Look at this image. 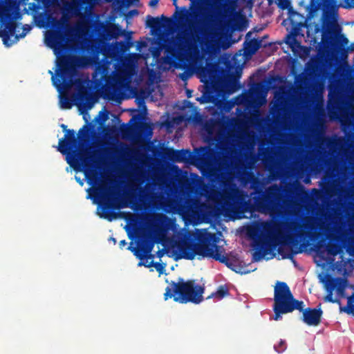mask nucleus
<instances>
[{
	"mask_svg": "<svg viewBox=\"0 0 354 354\" xmlns=\"http://www.w3.org/2000/svg\"><path fill=\"white\" fill-rule=\"evenodd\" d=\"M342 8H354V0H341ZM308 17H313L319 9H322L321 27L316 26V33L322 32V43L327 51L340 57L342 59L348 57L353 50L354 44L348 46V39L342 33V28L338 24V8L336 0H310L308 6Z\"/></svg>",
	"mask_w": 354,
	"mask_h": 354,
	"instance_id": "f257e3e1",
	"label": "nucleus"
},
{
	"mask_svg": "<svg viewBox=\"0 0 354 354\" xmlns=\"http://www.w3.org/2000/svg\"><path fill=\"white\" fill-rule=\"evenodd\" d=\"M304 304L294 298L286 283L277 281L274 290V319L282 318L281 315L292 313L295 310L302 312V321L308 326H318L321 322L323 311L321 308H304Z\"/></svg>",
	"mask_w": 354,
	"mask_h": 354,
	"instance_id": "f03ea898",
	"label": "nucleus"
},
{
	"mask_svg": "<svg viewBox=\"0 0 354 354\" xmlns=\"http://www.w3.org/2000/svg\"><path fill=\"white\" fill-rule=\"evenodd\" d=\"M216 241V236L213 233L208 232L199 233L196 242L185 241L178 245V254L176 259L193 260L198 255V259L210 258L225 263L229 267V259L227 257L221 254L220 247L215 243Z\"/></svg>",
	"mask_w": 354,
	"mask_h": 354,
	"instance_id": "7ed1b4c3",
	"label": "nucleus"
},
{
	"mask_svg": "<svg viewBox=\"0 0 354 354\" xmlns=\"http://www.w3.org/2000/svg\"><path fill=\"white\" fill-rule=\"evenodd\" d=\"M91 136V129L88 125L81 128L76 136L75 131L67 130L64 137L59 140L57 151L63 155H66V160L71 167L75 168L77 165H84L85 168H89L90 158L86 156L81 151L78 150L79 145H84L88 142Z\"/></svg>",
	"mask_w": 354,
	"mask_h": 354,
	"instance_id": "20e7f679",
	"label": "nucleus"
},
{
	"mask_svg": "<svg viewBox=\"0 0 354 354\" xmlns=\"http://www.w3.org/2000/svg\"><path fill=\"white\" fill-rule=\"evenodd\" d=\"M205 288L196 283L195 280L185 281L179 278L177 282L171 281L165 289V300L173 297L174 301L180 304L189 302L198 304L203 300Z\"/></svg>",
	"mask_w": 354,
	"mask_h": 354,
	"instance_id": "39448f33",
	"label": "nucleus"
},
{
	"mask_svg": "<svg viewBox=\"0 0 354 354\" xmlns=\"http://www.w3.org/2000/svg\"><path fill=\"white\" fill-rule=\"evenodd\" d=\"M252 197L257 209L261 212H270L278 206L281 198V189L277 185H272L263 190L262 188H255Z\"/></svg>",
	"mask_w": 354,
	"mask_h": 354,
	"instance_id": "423d86ee",
	"label": "nucleus"
},
{
	"mask_svg": "<svg viewBox=\"0 0 354 354\" xmlns=\"http://www.w3.org/2000/svg\"><path fill=\"white\" fill-rule=\"evenodd\" d=\"M221 197L223 206L227 210L243 213L252 212V205L246 200L247 196L234 184L225 189Z\"/></svg>",
	"mask_w": 354,
	"mask_h": 354,
	"instance_id": "0eeeda50",
	"label": "nucleus"
},
{
	"mask_svg": "<svg viewBox=\"0 0 354 354\" xmlns=\"http://www.w3.org/2000/svg\"><path fill=\"white\" fill-rule=\"evenodd\" d=\"M94 196L100 198L102 200L100 203L102 213L100 214L101 218H104L109 221H112L118 218V213L111 210L118 209L120 206L116 205L115 194L110 187L102 186L100 188L95 189L94 190Z\"/></svg>",
	"mask_w": 354,
	"mask_h": 354,
	"instance_id": "6e6552de",
	"label": "nucleus"
},
{
	"mask_svg": "<svg viewBox=\"0 0 354 354\" xmlns=\"http://www.w3.org/2000/svg\"><path fill=\"white\" fill-rule=\"evenodd\" d=\"M0 22L1 28L0 29V37L2 38L4 44H7L10 36L13 35L16 30V23L14 21L12 14L7 10L0 12Z\"/></svg>",
	"mask_w": 354,
	"mask_h": 354,
	"instance_id": "1a4fd4ad",
	"label": "nucleus"
},
{
	"mask_svg": "<svg viewBox=\"0 0 354 354\" xmlns=\"http://www.w3.org/2000/svg\"><path fill=\"white\" fill-rule=\"evenodd\" d=\"M57 65L58 67L57 73L62 78V81L71 77L75 73V62L73 57L66 55H61L57 57Z\"/></svg>",
	"mask_w": 354,
	"mask_h": 354,
	"instance_id": "9d476101",
	"label": "nucleus"
},
{
	"mask_svg": "<svg viewBox=\"0 0 354 354\" xmlns=\"http://www.w3.org/2000/svg\"><path fill=\"white\" fill-rule=\"evenodd\" d=\"M154 246V241L151 237H145L143 239L138 242L136 248H128V250L133 252V254L140 260L152 259L154 257L151 253Z\"/></svg>",
	"mask_w": 354,
	"mask_h": 354,
	"instance_id": "9b49d317",
	"label": "nucleus"
},
{
	"mask_svg": "<svg viewBox=\"0 0 354 354\" xmlns=\"http://www.w3.org/2000/svg\"><path fill=\"white\" fill-rule=\"evenodd\" d=\"M317 230L316 219L313 217H306L302 224H296L295 230L297 232V236L300 239L310 237L312 231Z\"/></svg>",
	"mask_w": 354,
	"mask_h": 354,
	"instance_id": "f8f14e48",
	"label": "nucleus"
},
{
	"mask_svg": "<svg viewBox=\"0 0 354 354\" xmlns=\"http://www.w3.org/2000/svg\"><path fill=\"white\" fill-rule=\"evenodd\" d=\"M165 157L172 161L177 162H186L193 155L189 149H174L173 148H167L165 151Z\"/></svg>",
	"mask_w": 354,
	"mask_h": 354,
	"instance_id": "ddd939ff",
	"label": "nucleus"
},
{
	"mask_svg": "<svg viewBox=\"0 0 354 354\" xmlns=\"http://www.w3.org/2000/svg\"><path fill=\"white\" fill-rule=\"evenodd\" d=\"M49 45L54 49L55 54H61L65 49V35L60 32H53L48 38Z\"/></svg>",
	"mask_w": 354,
	"mask_h": 354,
	"instance_id": "4468645a",
	"label": "nucleus"
},
{
	"mask_svg": "<svg viewBox=\"0 0 354 354\" xmlns=\"http://www.w3.org/2000/svg\"><path fill=\"white\" fill-rule=\"evenodd\" d=\"M147 19V26L153 29L160 28V27H164L165 26H170L174 23L171 19L168 18L163 15L161 16V18L153 17L148 15Z\"/></svg>",
	"mask_w": 354,
	"mask_h": 354,
	"instance_id": "2eb2a0df",
	"label": "nucleus"
},
{
	"mask_svg": "<svg viewBox=\"0 0 354 354\" xmlns=\"http://www.w3.org/2000/svg\"><path fill=\"white\" fill-rule=\"evenodd\" d=\"M271 43H266L262 39H252L246 43L245 52L250 55L255 54L261 48L270 46Z\"/></svg>",
	"mask_w": 354,
	"mask_h": 354,
	"instance_id": "dca6fc26",
	"label": "nucleus"
},
{
	"mask_svg": "<svg viewBox=\"0 0 354 354\" xmlns=\"http://www.w3.org/2000/svg\"><path fill=\"white\" fill-rule=\"evenodd\" d=\"M104 33L110 39H117L119 36L124 34L121 27L116 24H109L104 28Z\"/></svg>",
	"mask_w": 354,
	"mask_h": 354,
	"instance_id": "f3484780",
	"label": "nucleus"
},
{
	"mask_svg": "<svg viewBox=\"0 0 354 354\" xmlns=\"http://www.w3.org/2000/svg\"><path fill=\"white\" fill-rule=\"evenodd\" d=\"M326 282L330 286L332 290L336 289L339 293H342L345 290L346 280L342 278L329 277Z\"/></svg>",
	"mask_w": 354,
	"mask_h": 354,
	"instance_id": "a211bd4d",
	"label": "nucleus"
},
{
	"mask_svg": "<svg viewBox=\"0 0 354 354\" xmlns=\"http://www.w3.org/2000/svg\"><path fill=\"white\" fill-rule=\"evenodd\" d=\"M266 243L263 241H259L257 243L255 251L252 254L253 261H259L264 257V256L267 253V250H266Z\"/></svg>",
	"mask_w": 354,
	"mask_h": 354,
	"instance_id": "6ab92c4d",
	"label": "nucleus"
},
{
	"mask_svg": "<svg viewBox=\"0 0 354 354\" xmlns=\"http://www.w3.org/2000/svg\"><path fill=\"white\" fill-rule=\"evenodd\" d=\"M209 153L210 149L207 147H202L197 149L195 157L201 164L207 165L208 163L207 159L209 156Z\"/></svg>",
	"mask_w": 354,
	"mask_h": 354,
	"instance_id": "aec40b11",
	"label": "nucleus"
},
{
	"mask_svg": "<svg viewBox=\"0 0 354 354\" xmlns=\"http://www.w3.org/2000/svg\"><path fill=\"white\" fill-rule=\"evenodd\" d=\"M230 295L229 288L226 285H221L218 286L217 290L214 292H212L211 295H209L207 299L214 297L218 299H222L225 297H227Z\"/></svg>",
	"mask_w": 354,
	"mask_h": 354,
	"instance_id": "412c9836",
	"label": "nucleus"
},
{
	"mask_svg": "<svg viewBox=\"0 0 354 354\" xmlns=\"http://www.w3.org/2000/svg\"><path fill=\"white\" fill-rule=\"evenodd\" d=\"M145 266L147 268H151L154 267L157 272H159V274H162L165 271L166 264L163 263H159V262H154L153 261H151L149 263H144L142 262H139L138 266Z\"/></svg>",
	"mask_w": 354,
	"mask_h": 354,
	"instance_id": "4be33fe9",
	"label": "nucleus"
},
{
	"mask_svg": "<svg viewBox=\"0 0 354 354\" xmlns=\"http://www.w3.org/2000/svg\"><path fill=\"white\" fill-rule=\"evenodd\" d=\"M327 253L333 257L337 255L341 251V246L337 243L329 242L326 246Z\"/></svg>",
	"mask_w": 354,
	"mask_h": 354,
	"instance_id": "5701e85b",
	"label": "nucleus"
},
{
	"mask_svg": "<svg viewBox=\"0 0 354 354\" xmlns=\"http://www.w3.org/2000/svg\"><path fill=\"white\" fill-rule=\"evenodd\" d=\"M90 97V94L85 88H82L79 90L75 100H77L80 104L84 103L86 100H88Z\"/></svg>",
	"mask_w": 354,
	"mask_h": 354,
	"instance_id": "b1692460",
	"label": "nucleus"
},
{
	"mask_svg": "<svg viewBox=\"0 0 354 354\" xmlns=\"http://www.w3.org/2000/svg\"><path fill=\"white\" fill-rule=\"evenodd\" d=\"M325 287H326V289L327 291V295L325 297L324 300L326 301H328V302H331V303L336 302V299H333V290H332L330 286L326 282L325 283Z\"/></svg>",
	"mask_w": 354,
	"mask_h": 354,
	"instance_id": "393cba45",
	"label": "nucleus"
},
{
	"mask_svg": "<svg viewBox=\"0 0 354 354\" xmlns=\"http://www.w3.org/2000/svg\"><path fill=\"white\" fill-rule=\"evenodd\" d=\"M73 101L68 97H62L60 100L61 107L66 109H71L73 104Z\"/></svg>",
	"mask_w": 354,
	"mask_h": 354,
	"instance_id": "a878e982",
	"label": "nucleus"
},
{
	"mask_svg": "<svg viewBox=\"0 0 354 354\" xmlns=\"http://www.w3.org/2000/svg\"><path fill=\"white\" fill-rule=\"evenodd\" d=\"M301 252V250H295V251H291L288 254H283V249L281 247H279L278 249V252L283 256V259H292L294 263L295 262L294 260V254L299 253Z\"/></svg>",
	"mask_w": 354,
	"mask_h": 354,
	"instance_id": "bb28decb",
	"label": "nucleus"
},
{
	"mask_svg": "<svg viewBox=\"0 0 354 354\" xmlns=\"http://www.w3.org/2000/svg\"><path fill=\"white\" fill-rule=\"evenodd\" d=\"M287 348V344L285 340L280 339L277 344L274 346V349L278 353H281L285 351Z\"/></svg>",
	"mask_w": 354,
	"mask_h": 354,
	"instance_id": "cd10ccee",
	"label": "nucleus"
},
{
	"mask_svg": "<svg viewBox=\"0 0 354 354\" xmlns=\"http://www.w3.org/2000/svg\"><path fill=\"white\" fill-rule=\"evenodd\" d=\"M140 129L146 136H151L152 135V128L148 123H142L140 124Z\"/></svg>",
	"mask_w": 354,
	"mask_h": 354,
	"instance_id": "c85d7f7f",
	"label": "nucleus"
},
{
	"mask_svg": "<svg viewBox=\"0 0 354 354\" xmlns=\"http://www.w3.org/2000/svg\"><path fill=\"white\" fill-rule=\"evenodd\" d=\"M353 298L354 294L348 298V306L344 309V311L348 314L353 313L354 312V304H352Z\"/></svg>",
	"mask_w": 354,
	"mask_h": 354,
	"instance_id": "c756f323",
	"label": "nucleus"
},
{
	"mask_svg": "<svg viewBox=\"0 0 354 354\" xmlns=\"http://www.w3.org/2000/svg\"><path fill=\"white\" fill-rule=\"evenodd\" d=\"M165 52L167 54H169L171 56H172L174 57H176V49L174 48H172V47H170V46H167L165 48Z\"/></svg>",
	"mask_w": 354,
	"mask_h": 354,
	"instance_id": "7c9ffc66",
	"label": "nucleus"
},
{
	"mask_svg": "<svg viewBox=\"0 0 354 354\" xmlns=\"http://www.w3.org/2000/svg\"><path fill=\"white\" fill-rule=\"evenodd\" d=\"M179 77L181 80L185 81L189 78V74L187 71H184L179 75Z\"/></svg>",
	"mask_w": 354,
	"mask_h": 354,
	"instance_id": "2f4dec72",
	"label": "nucleus"
},
{
	"mask_svg": "<svg viewBox=\"0 0 354 354\" xmlns=\"http://www.w3.org/2000/svg\"><path fill=\"white\" fill-rule=\"evenodd\" d=\"M52 81L53 82V84L58 88H60V86H61V81L59 80V83H57L55 80V77L53 75L52 76Z\"/></svg>",
	"mask_w": 354,
	"mask_h": 354,
	"instance_id": "473e14b6",
	"label": "nucleus"
},
{
	"mask_svg": "<svg viewBox=\"0 0 354 354\" xmlns=\"http://www.w3.org/2000/svg\"><path fill=\"white\" fill-rule=\"evenodd\" d=\"M158 3V0H151L149 3L150 6H156Z\"/></svg>",
	"mask_w": 354,
	"mask_h": 354,
	"instance_id": "72a5a7b5",
	"label": "nucleus"
},
{
	"mask_svg": "<svg viewBox=\"0 0 354 354\" xmlns=\"http://www.w3.org/2000/svg\"><path fill=\"white\" fill-rule=\"evenodd\" d=\"M290 39H292V41H295V38H294V37H293L292 35H287V41H286V43H287V44L290 43V41H289V40H290Z\"/></svg>",
	"mask_w": 354,
	"mask_h": 354,
	"instance_id": "f704fd0d",
	"label": "nucleus"
},
{
	"mask_svg": "<svg viewBox=\"0 0 354 354\" xmlns=\"http://www.w3.org/2000/svg\"><path fill=\"white\" fill-rule=\"evenodd\" d=\"M61 128L63 129V131L65 132V133H66L67 130H69L68 129H67V126L64 124H62L61 125Z\"/></svg>",
	"mask_w": 354,
	"mask_h": 354,
	"instance_id": "c9c22d12",
	"label": "nucleus"
},
{
	"mask_svg": "<svg viewBox=\"0 0 354 354\" xmlns=\"http://www.w3.org/2000/svg\"><path fill=\"white\" fill-rule=\"evenodd\" d=\"M157 255H158V257L159 258H161L162 256L163 255V252L162 250H159L158 252H157Z\"/></svg>",
	"mask_w": 354,
	"mask_h": 354,
	"instance_id": "e433bc0d",
	"label": "nucleus"
},
{
	"mask_svg": "<svg viewBox=\"0 0 354 354\" xmlns=\"http://www.w3.org/2000/svg\"><path fill=\"white\" fill-rule=\"evenodd\" d=\"M127 244V242L125 240H122L120 241V246H124Z\"/></svg>",
	"mask_w": 354,
	"mask_h": 354,
	"instance_id": "4c0bfd02",
	"label": "nucleus"
},
{
	"mask_svg": "<svg viewBox=\"0 0 354 354\" xmlns=\"http://www.w3.org/2000/svg\"><path fill=\"white\" fill-rule=\"evenodd\" d=\"M192 91L187 90V95L188 97H192Z\"/></svg>",
	"mask_w": 354,
	"mask_h": 354,
	"instance_id": "58836bf2",
	"label": "nucleus"
},
{
	"mask_svg": "<svg viewBox=\"0 0 354 354\" xmlns=\"http://www.w3.org/2000/svg\"><path fill=\"white\" fill-rule=\"evenodd\" d=\"M77 181L81 185H83V182L82 180L80 179V178H78L77 177H75Z\"/></svg>",
	"mask_w": 354,
	"mask_h": 354,
	"instance_id": "ea45409f",
	"label": "nucleus"
},
{
	"mask_svg": "<svg viewBox=\"0 0 354 354\" xmlns=\"http://www.w3.org/2000/svg\"><path fill=\"white\" fill-rule=\"evenodd\" d=\"M268 35H265L264 37H263L261 39H262L263 41V39H266L268 38Z\"/></svg>",
	"mask_w": 354,
	"mask_h": 354,
	"instance_id": "a19ab883",
	"label": "nucleus"
},
{
	"mask_svg": "<svg viewBox=\"0 0 354 354\" xmlns=\"http://www.w3.org/2000/svg\"><path fill=\"white\" fill-rule=\"evenodd\" d=\"M266 225L268 226L269 228H271V225L270 223H266Z\"/></svg>",
	"mask_w": 354,
	"mask_h": 354,
	"instance_id": "79ce46f5",
	"label": "nucleus"
},
{
	"mask_svg": "<svg viewBox=\"0 0 354 354\" xmlns=\"http://www.w3.org/2000/svg\"><path fill=\"white\" fill-rule=\"evenodd\" d=\"M131 12H135V13H138L137 10H133V11H131Z\"/></svg>",
	"mask_w": 354,
	"mask_h": 354,
	"instance_id": "37998d69",
	"label": "nucleus"
},
{
	"mask_svg": "<svg viewBox=\"0 0 354 354\" xmlns=\"http://www.w3.org/2000/svg\"><path fill=\"white\" fill-rule=\"evenodd\" d=\"M29 29H30V28H27L24 27V30H29Z\"/></svg>",
	"mask_w": 354,
	"mask_h": 354,
	"instance_id": "c03bdc74",
	"label": "nucleus"
},
{
	"mask_svg": "<svg viewBox=\"0 0 354 354\" xmlns=\"http://www.w3.org/2000/svg\"><path fill=\"white\" fill-rule=\"evenodd\" d=\"M133 120H134V118H131V120H130V122H131Z\"/></svg>",
	"mask_w": 354,
	"mask_h": 354,
	"instance_id": "a18cd8bd",
	"label": "nucleus"
},
{
	"mask_svg": "<svg viewBox=\"0 0 354 354\" xmlns=\"http://www.w3.org/2000/svg\"><path fill=\"white\" fill-rule=\"evenodd\" d=\"M25 35V33H24L23 35H21V37H24Z\"/></svg>",
	"mask_w": 354,
	"mask_h": 354,
	"instance_id": "49530a36",
	"label": "nucleus"
}]
</instances>
